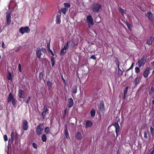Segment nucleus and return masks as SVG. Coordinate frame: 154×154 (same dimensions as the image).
<instances>
[{
    "label": "nucleus",
    "instance_id": "obj_1",
    "mask_svg": "<svg viewBox=\"0 0 154 154\" xmlns=\"http://www.w3.org/2000/svg\"><path fill=\"white\" fill-rule=\"evenodd\" d=\"M102 8V5L98 3H93L91 6L93 11L95 13L99 12Z\"/></svg>",
    "mask_w": 154,
    "mask_h": 154
},
{
    "label": "nucleus",
    "instance_id": "obj_2",
    "mask_svg": "<svg viewBox=\"0 0 154 154\" xmlns=\"http://www.w3.org/2000/svg\"><path fill=\"white\" fill-rule=\"evenodd\" d=\"M146 55H143L142 57L140 60H139L137 63L138 66L139 67L143 66L146 62Z\"/></svg>",
    "mask_w": 154,
    "mask_h": 154
},
{
    "label": "nucleus",
    "instance_id": "obj_3",
    "mask_svg": "<svg viewBox=\"0 0 154 154\" xmlns=\"http://www.w3.org/2000/svg\"><path fill=\"white\" fill-rule=\"evenodd\" d=\"M43 124L41 123L39 124L36 128V132L37 135H41L42 132L43 131Z\"/></svg>",
    "mask_w": 154,
    "mask_h": 154
},
{
    "label": "nucleus",
    "instance_id": "obj_4",
    "mask_svg": "<svg viewBox=\"0 0 154 154\" xmlns=\"http://www.w3.org/2000/svg\"><path fill=\"white\" fill-rule=\"evenodd\" d=\"M30 29L28 26L21 27L20 28L19 30L20 32L22 34L24 33H29L30 32Z\"/></svg>",
    "mask_w": 154,
    "mask_h": 154
},
{
    "label": "nucleus",
    "instance_id": "obj_5",
    "mask_svg": "<svg viewBox=\"0 0 154 154\" xmlns=\"http://www.w3.org/2000/svg\"><path fill=\"white\" fill-rule=\"evenodd\" d=\"M145 16L148 17V19L150 21H153L154 20V14L150 11H147L145 14Z\"/></svg>",
    "mask_w": 154,
    "mask_h": 154
},
{
    "label": "nucleus",
    "instance_id": "obj_6",
    "mask_svg": "<svg viewBox=\"0 0 154 154\" xmlns=\"http://www.w3.org/2000/svg\"><path fill=\"white\" fill-rule=\"evenodd\" d=\"M22 127L23 129L25 131L27 130L28 129L29 126L28 123L27 121L25 119L22 120Z\"/></svg>",
    "mask_w": 154,
    "mask_h": 154
},
{
    "label": "nucleus",
    "instance_id": "obj_7",
    "mask_svg": "<svg viewBox=\"0 0 154 154\" xmlns=\"http://www.w3.org/2000/svg\"><path fill=\"white\" fill-rule=\"evenodd\" d=\"M142 77V75H140L139 76L138 75L135 79L133 82V84L135 87L136 86L140 84V82L141 80Z\"/></svg>",
    "mask_w": 154,
    "mask_h": 154
},
{
    "label": "nucleus",
    "instance_id": "obj_8",
    "mask_svg": "<svg viewBox=\"0 0 154 154\" xmlns=\"http://www.w3.org/2000/svg\"><path fill=\"white\" fill-rule=\"evenodd\" d=\"M86 20L88 26L90 25H94L93 20L91 16H88L86 17Z\"/></svg>",
    "mask_w": 154,
    "mask_h": 154
},
{
    "label": "nucleus",
    "instance_id": "obj_9",
    "mask_svg": "<svg viewBox=\"0 0 154 154\" xmlns=\"http://www.w3.org/2000/svg\"><path fill=\"white\" fill-rule=\"evenodd\" d=\"M49 109L46 105H44L43 108V111L41 113L43 119L45 118L47 113L48 112Z\"/></svg>",
    "mask_w": 154,
    "mask_h": 154
},
{
    "label": "nucleus",
    "instance_id": "obj_10",
    "mask_svg": "<svg viewBox=\"0 0 154 154\" xmlns=\"http://www.w3.org/2000/svg\"><path fill=\"white\" fill-rule=\"evenodd\" d=\"M61 16V12L59 10L56 16V23L59 24L61 22L60 17Z\"/></svg>",
    "mask_w": 154,
    "mask_h": 154
},
{
    "label": "nucleus",
    "instance_id": "obj_11",
    "mask_svg": "<svg viewBox=\"0 0 154 154\" xmlns=\"http://www.w3.org/2000/svg\"><path fill=\"white\" fill-rule=\"evenodd\" d=\"M73 100L72 98H69L67 100V105L68 107L70 108L72 107L73 105Z\"/></svg>",
    "mask_w": 154,
    "mask_h": 154
},
{
    "label": "nucleus",
    "instance_id": "obj_12",
    "mask_svg": "<svg viewBox=\"0 0 154 154\" xmlns=\"http://www.w3.org/2000/svg\"><path fill=\"white\" fill-rule=\"evenodd\" d=\"M36 57L38 59L41 58L42 55V53L41 51V49L38 48H37L36 51Z\"/></svg>",
    "mask_w": 154,
    "mask_h": 154
},
{
    "label": "nucleus",
    "instance_id": "obj_13",
    "mask_svg": "<svg viewBox=\"0 0 154 154\" xmlns=\"http://www.w3.org/2000/svg\"><path fill=\"white\" fill-rule=\"evenodd\" d=\"M100 110L102 112H104V104L103 101H101L100 103L99 107Z\"/></svg>",
    "mask_w": 154,
    "mask_h": 154
},
{
    "label": "nucleus",
    "instance_id": "obj_14",
    "mask_svg": "<svg viewBox=\"0 0 154 154\" xmlns=\"http://www.w3.org/2000/svg\"><path fill=\"white\" fill-rule=\"evenodd\" d=\"M116 64L118 66V72L117 74V76L118 77H120L122 75L123 72L119 67V62H118L117 63H116Z\"/></svg>",
    "mask_w": 154,
    "mask_h": 154
},
{
    "label": "nucleus",
    "instance_id": "obj_15",
    "mask_svg": "<svg viewBox=\"0 0 154 154\" xmlns=\"http://www.w3.org/2000/svg\"><path fill=\"white\" fill-rule=\"evenodd\" d=\"M150 68L149 67H147L143 73V76L145 78H146L148 76V74L149 73V71Z\"/></svg>",
    "mask_w": 154,
    "mask_h": 154
},
{
    "label": "nucleus",
    "instance_id": "obj_16",
    "mask_svg": "<svg viewBox=\"0 0 154 154\" xmlns=\"http://www.w3.org/2000/svg\"><path fill=\"white\" fill-rule=\"evenodd\" d=\"M18 96L20 98H24L25 97L24 91L21 89L18 90Z\"/></svg>",
    "mask_w": 154,
    "mask_h": 154
},
{
    "label": "nucleus",
    "instance_id": "obj_17",
    "mask_svg": "<svg viewBox=\"0 0 154 154\" xmlns=\"http://www.w3.org/2000/svg\"><path fill=\"white\" fill-rule=\"evenodd\" d=\"M114 126L115 128L116 134L118 135L119 130V126L118 123L117 122H115L114 124Z\"/></svg>",
    "mask_w": 154,
    "mask_h": 154
},
{
    "label": "nucleus",
    "instance_id": "obj_18",
    "mask_svg": "<svg viewBox=\"0 0 154 154\" xmlns=\"http://www.w3.org/2000/svg\"><path fill=\"white\" fill-rule=\"evenodd\" d=\"M14 99V98L13 94L11 93H10L7 99L8 102L10 103Z\"/></svg>",
    "mask_w": 154,
    "mask_h": 154
},
{
    "label": "nucleus",
    "instance_id": "obj_19",
    "mask_svg": "<svg viewBox=\"0 0 154 154\" xmlns=\"http://www.w3.org/2000/svg\"><path fill=\"white\" fill-rule=\"evenodd\" d=\"M93 123L90 121L87 120L85 123V126L86 128H89L91 127Z\"/></svg>",
    "mask_w": 154,
    "mask_h": 154
},
{
    "label": "nucleus",
    "instance_id": "obj_20",
    "mask_svg": "<svg viewBox=\"0 0 154 154\" xmlns=\"http://www.w3.org/2000/svg\"><path fill=\"white\" fill-rule=\"evenodd\" d=\"M152 36L150 37V38L147 39L146 43V44L149 45H151L152 44Z\"/></svg>",
    "mask_w": 154,
    "mask_h": 154
},
{
    "label": "nucleus",
    "instance_id": "obj_21",
    "mask_svg": "<svg viewBox=\"0 0 154 154\" xmlns=\"http://www.w3.org/2000/svg\"><path fill=\"white\" fill-rule=\"evenodd\" d=\"M47 86L49 90L51 89L52 88V84L51 82L49 80L47 81Z\"/></svg>",
    "mask_w": 154,
    "mask_h": 154
},
{
    "label": "nucleus",
    "instance_id": "obj_22",
    "mask_svg": "<svg viewBox=\"0 0 154 154\" xmlns=\"http://www.w3.org/2000/svg\"><path fill=\"white\" fill-rule=\"evenodd\" d=\"M44 131L45 134H51L50 128L49 127H46L44 129Z\"/></svg>",
    "mask_w": 154,
    "mask_h": 154
},
{
    "label": "nucleus",
    "instance_id": "obj_23",
    "mask_svg": "<svg viewBox=\"0 0 154 154\" xmlns=\"http://www.w3.org/2000/svg\"><path fill=\"white\" fill-rule=\"evenodd\" d=\"M51 62L52 66H53L54 65L56 61L54 57L53 56L51 57Z\"/></svg>",
    "mask_w": 154,
    "mask_h": 154
},
{
    "label": "nucleus",
    "instance_id": "obj_24",
    "mask_svg": "<svg viewBox=\"0 0 154 154\" xmlns=\"http://www.w3.org/2000/svg\"><path fill=\"white\" fill-rule=\"evenodd\" d=\"M95 111L94 109H93L90 111V114L92 117H94L95 115Z\"/></svg>",
    "mask_w": 154,
    "mask_h": 154
},
{
    "label": "nucleus",
    "instance_id": "obj_25",
    "mask_svg": "<svg viewBox=\"0 0 154 154\" xmlns=\"http://www.w3.org/2000/svg\"><path fill=\"white\" fill-rule=\"evenodd\" d=\"M64 50H65V49H64V48H63L60 51V55L61 56H63L66 53V51H64Z\"/></svg>",
    "mask_w": 154,
    "mask_h": 154
},
{
    "label": "nucleus",
    "instance_id": "obj_26",
    "mask_svg": "<svg viewBox=\"0 0 154 154\" xmlns=\"http://www.w3.org/2000/svg\"><path fill=\"white\" fill-rule=\"evenodd\" d=\"M119 10L120 12L121 13V14L122 15H123L124 13H125V10H124L120 7L119 8Z\"/></svg>",
    "mask_w": 154,
    "mask_h": 154
},
{
    "label": "nucleus",
    "instance_id": "obj_27",
    "mask_svg": "<svg viewBox=\"0 0 154 154\" xmlns=\"http://www.w3.org/2000/svg\"><path fill=\"white\" fill-rule=\"evenodd\" d=\"M68 9L67 8H64L61 9V11L63 14H66V12L67 11Z\"/></svg>",
    "mask_w": 154,
    "mask_h": 154
},
{
    "label": "nucleus",
    "instance_id": "obj_28",
    "mask_svg": "<svg viewBox=\"0 0 154 154\" xmlns=\"http://www.w3.org/2000/svg\"><path fill=\"white\" fill-rule=\"evenodd\" d=\"M47 48L48 49V51L50 52L51 55L53 56H54V55L52 51L50 49V44L49 43L47 44Z\"/></svg>",
    "mask_w": 154,
    "mask_h": 154
},
{
    "label": "nucleus",
    "instance_id": "obj_29",
    "mask_svg": "<svg viewBox=\"0 0 154 154\" xmlns=\"http://www.w3.org/2000/svg\"><path fill=\"white\" fill-rule=\"evenodd\" d=\"M63 5L64 7L66 8H69L71 6V5L69 3L65 2L64 3Z\"/></svg>",
    "mask_w": 154,
    "mask_h": 154
},
{
    "label": "nucleus",
    "instance_id": "obj_30",
    "mask_svg": "<svg viewBox=\"0 0 154 154\" xmlns=\"http://www.w3.org/2000/svg\"><path fill=\"white\" fill-rule=\"evenodd\" d=\"M128 87H127L126 88H125V90H124V96L123 97V98H125V95H126L127 94V91H128Z\"/></svg>",
    "mask_w": 154,
    "mask_h": 154
},
{
    "label": "nucleus",
    "instance_id": "obj_31",
    "mask_svg": "<svg viewBox=\"0 0 154 154\" xmlns=\"http://www.w3.org/2000/svg\"><path fill=\"white\" fill-rule=\"evenodd\" d=\"M125 24L127 26L128 29L129 30H131V24H130V23H129L127 22L125 23Z\"/></svg>",
    "mask_w": 154,
    "mask_h": 154
},
{
    "label": "nucleus",
    "instance_id": "obj_32",
    "mask_svg": "<svg viewBox=\"0 0 154 154\" xmlns=\"http://www.w3.org/2000/svg\"><path fill=\"white\" fill-rule=\"evenodd\" d=\"M12 104L14 106H15L16 105L17 101L15 99H14L11 101Z\"/></svg>",
    "mask_w": 154,
    "mask_h": 154
},
{
    "label": "nucleus",
    "instance_id": "obj_33",
    "mask_svg": "<svg viewBox=\"0 0 154 154\" xmlns=\"http://www.w3.org/2000/svg\"><path fill=\"white\" fill-rule=\"evenodd\" d=\"M8 79V80H11L12 79V75L11 72H9L7 76Z\"/></svg>",
    "mask_w": 154,
    "mask_h": 154
},
{
    "label": "nucleus",
    "instance_id": "obj_34",
    "mask_svg": "<svg viewBox=\"0 0 154 154\" xmlns=\"http://www.w3.org/2000/svg\"><path fill=\"white\" fill-rule=\"evenodd\" d=\"M43 72H40L39 74V76H38V77H39V79L40 80L42 79H43Z\"/></svg>",
    "mask_w": 154,
    "mask_h": 154
},
{
    "label": "nucleus",
    "instance_id": "obj_35",
    "mask_svg": "<svg viewBox=\"0 0 154 154\" xmlns=\"http://www.w3.org/2000/svg\"><path fill=\"white\" fill-rule=\"evenodd\" d=\"M42 140L43 142H46L47 140L46 135H42Z\"/></svg>",
    "mask_w": 154,
    "mask_h": 154
},
{
    "label": "nucleus",
    "instance_id": "obj_36",
    "mask_svg": "<svg viewBox=\"0 0 154 154\" xmlns=\"http://www.w3.org/2000/svg\"><path fill=\"white\" fill-rule=\"evenodd\" d=\"M6 18H11V13H10L9 12H8L6 13Z\"/></svg>",
    "mask_w": 154,
    "mask_h": 154
},
{
    "label": "nucleus",
    "instance_id": "obj_37",
    "mask_svg": "<svg viewBox=\"0 0 154 154\" xmlns=\"http://www.w3.org/2000/svg\"><path fill=\"white\" fill-rule=\"evenodd\" d=\"M139 67H136L135 68V72L137 73H139L140 72Z\"/></svg>",
    "mask_w": 154,
    "mask_h": 154
},
{
    "label": "nucleus",
    "instance_id": "obj_38",
    "mask_svg": "<svg viewBox=\"0 0 154 154\" xmlns=\"http://www.w3.org/2000/svg\"><path fill=\"white\" fill-rule=\"evenodd\" d=\"M76 45V42L75 41H72V43H71L70 46L72 48L74 47Z\"/></svg>",
    "mask_w": 154,
    "mask_h": 154
},
{
    "label": "nucleus",
    "instance_id": "obj_39",
    "mask_svg": "<svg viewBox=\"0 0 154 154\" xmlns=\"http://www.w3.org/2000/svg\"><path fill=\"white\" fill-rule=\"evenodd\" d=\"M72 93L74 94H75L77 93V88L76 86H75L74 88H73L72 90Z\"/></svg>",
    "mask_w": 154,
    "mask_h": 154
},
{
    "label": "nucleus",
    "instance_id": "obj_40",
    "mask_svg": "<svg viewBox=\"0 0 154 154\" xmlns=\"http://www.w3.org/2000/svg\"><path fill=\"white\" fill-rule=\"evenodd\" d=\"M150 128L151 134L152 135H153L154 134V129L152 126H151Z\"/></svg>",
    "mask_w": 154,
    "mask_h": 154
},
{
    "label": "nucleus",
    "instance_id": "obj_41",
    "mask_svg": "<svg viewBox=\"0 0 154 154\" xmlns=\"http://www.w3.org/2000/svg\"><path fill=\"white\" fill-rule=\"evenodd\" d=\"M32 146L33 148L35 149H37V144L35 143H32Z\"/></svg>",
    "mask_w": 154,
    "mask_h": 154
},
{
    "label": "nucleus",
    "instance_id": "obj_42",
    "mask_svg": "<svg viewBox=\"0 0 154 154\" xmlns=\"http://www.w3.org/2000/svg\"><path fill=\"white\" fill-rule=\"evenodd\" d=\"M75 137L78 140H81L82 138V135H76Z\"/></svg>",
    "mask_w": 154,
    "mask_h": 154
},
{
    "label": "nucleus",
    "instance_id": "obj_43",
    "mask_svg": "<svg viewBox=\"0 0 154 154\" xmlns=\"http://www.w3.org/2000/svg\"><path fill=\"white\" fill-rule=\"evenodd\" d=\"M68 130L67 128V127L66 126V128L64 129V135H68Z\"/></svg>",
    "mask_w": 154,
    "mask_h": 154
},
{
    "label": "nucleus",
    "instance_id": "obj_44",
    "mask_svg": "<svg viewBox=\"0 0 154 154\" xmlns=\"http://www.w3.org/2000/svg\"><path fill=\"white\" fill-rule=\"evenodd\" d=\"M98 92V90L97 89H95L94 91V95H97Z\"/></svg>",
    "mask_w": 154,
    "mask_h": 154
},
{
    "label": "nucleus",
    "instance_id": "obj_45",
    "mask_svg": "<svg viewBox=\"0 0 154 154\" xmlns=\"http://www.w3.org/2000/svg\"><path fill=\"white\" fill-rule=\"evenodd\" d=\"M11 18H6V21L7 24H9L11 22Z\"/></svg>",
    "mask_w": 154,
    "mask_h": 154
},
{
    "label": "nucleus",
    "instance_id": "obj_46",
    "mask_svg": "<svg viewBox=\"0 0 154 154\" xmlns=\"http://www.w3.org/2000/svg\"><path fill=\"white\" fill-rule=\"evenodd\" d=\"M134 64V63H132L130 67L127 70V71H128L129 70H130L131 69H132L133 68Z\"/></svg>",
    "mask_w": 154,
    "mask_h": 154
},
{
    "label": "nucleus",
    "instance_id": "obj_47",
    "mask_svg": "<svg viewBox=\"0 0 154 154\" xmlns=\"http://www.w3.org/2000/svg\"><path fill=\"white\" fill-rule=\"evenodd\" d=\"M90 59H93L95 60H96L97 59L96 57L94 55H92L91 56V57H90Z\"/></svg>",
    "mask_w": 154,
    "mask_h": 154
},
{
    "label": "nucleus",
    "instance_id": "obj_48",
    "mask_svg": "<svg viewBox=\"0 0 154 154\" xmlns=\"http://www.w3.org/2000/svg\"><path fill=\"white\" fill-rule=\"evenodd\" d=\"M41 50V51H42L44 53H45L46 52V49L45 48H42Z\"/></svg>",
    "mask_w": 154,
    "mask_h": 154
},
{
    "label": "nucleus",
    "instance_id": "obj_49",
    "mask_svg": "<svg viewBox=\"0 0 154 154\" xmlns=\"http://www.w3.org/2000/svg\"><path fill=\"white\" fill-rule=\"evenodd\" d=\"M15 133H14V130H13V131H11V135H17V131L15 130Z\"/></svg>",
    "mask_w": 154,
    "mask_h": 154
},
{
    "label": "nucleus",
    "instance_id": "obj_50",
    "mask_svg": "<svg viewBox=\"0 0 154 154\" xmlns=\"http://www.w3.org/2000/svg\"><path fill=\"white\" fill-rule=\"evenodd\" d=\"M68 45L65 44L63 48L65 49V50H66L68 48Z\"/></svg>",
    "mask_w": 154,
    "mask_h": 154
},
{
    "label": "nucleus",
    "instance_id": "obj_51",
    "mask_svg": "<svg viewBox=\"0 0 154 154\" xmlns=\"http://www.w3.org/2000/svg\"><path fill=\"white\" fill-rule=\"evenodd\" d=\"M31 97L30 96H29L28 97V99L26 101V103H29V102L30 101V100L31 99Z\"/></svg>",
    "mask_w": 154,
    "mask_h": 154
},
{
    "label": "nucleus",
    "instance_id": "obj_52",
    "mask_svg": "<svg viewBox=\"0 0 154 154\" xmlns=\"http://www.w3.org/2000/svg\"><path fill=\"white\" fill-rule=\"evenodd\" d=\"M18 69L20 72H21V65L20 64H19L18 65Z\"/></svg>",
    "mask_w": 154,
    "mask_h": 154
},
{
    "label": "nucleus",
    "instance_id": "obj_53",
    "mask_svg": "<svg viewBox=\"0 0 154 154\" xmlns=\"http://www.w3.org/2000/svg\"><path fill=\"white\" fill-rule=\"evenodd\" d=\"M4 138L5 141H6L8 140V137L7 135H4Z\"/></svg>",
    "mask_w": 154,
    "mask_h": 154
},
{
    "label": "nucleus",
    "instance_id": "obj_54",
    "mask_svg": "<svg viewBox=\"0 0 154 154\" xmlns=\"http://www.w3.org/2000/svg\"><path fill=\"white\" fill-rule=\"evenodd\" d=\"M154 153V149H153L151 151H149L148 154H153Z\"/></svg>",
    "mask_w": 154,
    "mask_h": 154
},
{
    "label": "nucleus",
    "instance_id": "obj_55",
    "mask_svg": "<svg viewBox=\"0 0 154 154\" xmlns=\"http://www.w3.org/2000/svg\"><path fill=\"white\" fill-rule=\"evenodd\" d=\"M67 109H65L64 110V113L63 114V117H64L66 115V112Z\"/></svg>",
    "mask_w": 154,
    "mask_h": 154
},
{
    "label": "nucleus",
    "instance_id": "obj_56",
    "mask_svg": "<svg viewBox=\"0 0 154 154\" xmlns=\"http://www.w3.org/2000/svg\"><path fill=\"white\" fill-rule=\"evenodd\" d=\"M150 91H151L152 93L154 92V88L152 87H151Z\"/></svg>",
    "mask_w": 154,
    "mask_h": 154
},
{
    "label": "nucleus",
    "instance_id": "obj_57",
    "mask_svg": "<svg viewBox=\"0 0 154 154\" xmlns=\"http://www.w3.org/2000/svg\"><path fill=\"white\" fill-rule=\"evenodd\" d=\"M16 135H11V138L12 139V141H13L14 140V138L15 136H16Z\"/></svg>",
    "mask_w": 154,
    "mask_h": 154
},
{
    "label": "nucleus",
    "instance_id": "obj_58",
    "mask_svg": "<svg viewBox=\"0 0 154 154\" xmlns=\"http://www.w3.org/2000/svg\"><path fill=\"white\" fill-rule=\"evenodd\" d=\"M20 47L18 48H16V49L15 50V51L16 52H17L20 50Z\"/></svg>",
    "mask_w": 154,
    "mask_h": 154
},
{
    "label": "nucleus",
    "instance_id": "obj_59",
    "mask_svg": "<svg viewBox=\"0 0 154 154\" xmlns=\"http://www.w3.org/2000/svg\"><path fill=\"white\" fill-rule=\"evenodd\" d=\"M62 79H63V83H66V81H65V79H64L63 78V76H62Z\"/></svg>",
    "mask_w": 154,
    "mask_h": 154
},
{
    "label": "nucleus",
    "instance_id": "obj_60",
    "mask_svg": "<svg viewBox=\"0 0 154 154\" xmlns=\"http://www.w3.org/2000/svg\"><path fill=\"white\" fill-rule=\"evenodd\" d=\"M4 43L2 41V47L3 48H5V47H4Z\"/></svg>",
    "mask_w": 154,
    "mask_h": 154
},
{
    "label": "nucleus",
    "instance_id": "obj_61",
    "mask_svg": "<svg viewBox=\"0 0 154 154\" xmlns=\"http://www.w3.org/2000/svg\"><path fill=\"white\" fill-rule=\"evenodd\" d=\"M65 137L67 139H69L70 138L69 135H65Z\"/></svg>",
    "mask_w": 154,
    "mask_h": 154
},
{
    "label": "nucleus",
    "instance_id": "obj_62",
    "mask_svg": "<svg viewBox=\"0 0 154 154\" xmlns=\"http://www.w3.org/2000/svg\"><path fill=\"white\" fill-rule=\"evenodd\" d=\"M151 65L152 66H154V60L151 63Z\"/></svg>",
    "mask_w": 154,
    "mask_h": 154
},
{
    "label": "nucleus",
    "instance_id": "obj_63",
    "mask_svg": "<svg viewBox=\"0 0 154 154\" xmlns=\"http://www.w3.org/2000/svg\"><path fill=\"white\" fill-rule=\"evenodd\" d=\"M144 137L145 138H148L147 135H144Z\"/></svg>",
    "mask_w": 154,
    "mask_h": 154
},
{
    "label": "nucleus",
    "instance_id": "obj_64",
    "mask_svg": "<svg viewBox=\"0 0 154 154\" xmlns=\"http://www.w3.org/2000/svg\"><path fill=\"white\" fill-rule=\"evenodd\" d=\"M152 41L154 42V37L152 36Z\"/></svg>",
    "mask_w": 154,
    "mask_h": 154
}]
</instances>
